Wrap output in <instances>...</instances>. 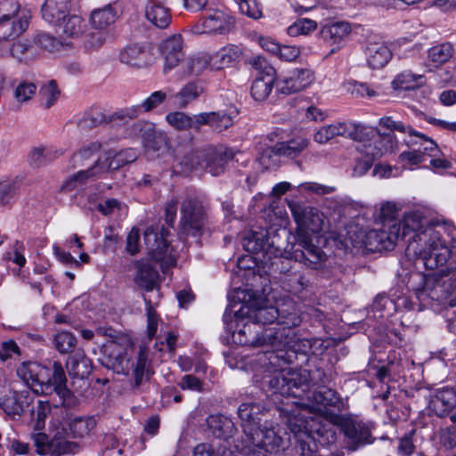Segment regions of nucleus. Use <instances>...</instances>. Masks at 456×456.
Returning <instances> with one entry per match:
<instances>
[{"label":"nucleus","mask_w":456,"mask_h":456,"mask_svg":"<svg viewBox=\"0 0 456 456\" xmlns=\"http://www.w3.org/2000/svg\"><path fill=\"white\" fill-rule=\"evenodd\" d=\"M239 312L235 314L237 330L232 332L235 343L248 346H272L274 349L262 354L259 362L266 369L262 379L263 387H267L273 394L282 396L304 398L309 393L310 379L306 370H292L285 367L297 358L292 343L294 331L292 328L301 322L295 313L283 316L285 328H265L252 321L244 322Z\"/></svg>","instance_id":"obj_1"},{"label":"nucleus","mask_w":456,"mask_h":456,"mask_svg":"<svg viewBox=\"0 0 456 456\" xmlns=\"http://www.w3.org/2000/svg\"><path fill=\"white\" fill-rule=\"evenodd\" d=\"M242 435L234 441L235 448L246 456H269L276 453L283 440L269 419V410L254 401L242 403L238 408Z\"/></svg>","instance_id":"obj_2"},{"label":"nucleus","mask_w":456,"mask_h":456,"mask_svg":"<svg viewBox=\"0 0 456 456\" xmlns=\"http://www.w3.org/2000/svg\"><path fill=\"white\" fill-rule=\"evenodd\" d=\"M289 208L297 224L296 244L292 247L291 257L305 266L317 269L325 260V254L313 244V233L322 229L323 215L317 208L297 201H289Z\"/></svg>","instance_id":"obj_3"},{"label":"nucleus","mask_w":456,"mask_h":456,"mask_svg":"<svg viewBox=\"0 0 456 456\" xmlns=\"http://www.w3.org/2000/svg\"><path fill=\"white\" fill-rule=\"evenodd\" d=\"M417 242H412L409 250L422 257L426 269L434 270L448 261L452 251L456 252V227L444 222L442 225L429 228L419 235Z\"/></svg>","instance_id":"obj_4"},{"label":"nucleus","mask_w":456,"mask_h":456,"mask_svg":"<svg viewBox=\"0 0 456 456\" xmlns=\"http://www.w3.org/2000/svg\"><path fill=\"white\" fill-rule=\"evenodd\" d=\"M101 353L102 365L117 374L127 376L131 372L134 387H139L144 379H150L151 364L144 347H140L135 360L132 361L124 345L110 339L102 345Z\"/></svg>","instance_id":"obj_5"},{"label":"nucleus","mask_w":456,"mask_h":456,"mask_svg":"<svg viewBox=\"0 0 456 456\" xmlns=\"http://www.w3.org/2000/svg\"><path fill=\"white\" fill-rule=\"evenodd\" d=\"M17 374L37 394L55 393L63 401L71 395L65 371L59 362H54L52 368L37 362H24L18 368Z\"/></svg>","instance_id":"obj_6"},{"label":"nucleus","mask_w":456,"mask_h":456,"mask_svg":"<svg viewBox=\"0 0 456 456\" xmlns=\"http://www.w3.org/2000/svg\"><path fill=\"white\" fill-rule=\"evenodd\" d=\"M67 413L62 410H55L52 419L49 422V434L38 433L34 436V443L37 453L45 456H61L65 454H75L79 452L80 445L77 442L69 441L68 429H65V418Z\"/></svg>","instance_id":"obj_7"},{"label":"nucleus","mask_w":456,"mask_h":456,"mask_svg":"<svg viewBox=\"0 0 456 456\" xmlns=\"http://www.w3.org/2000/svg\"><path fill=\"white\" fill-rule=\"evenodd\" d=\"M289 426L296 436H304L297 439V449L302 456H314V450L311 447V441L320 444H331L336 441V432L333 427L319 421L317 418L301 420L297 424L296 419H289Z\"/></svg>","instance_id":"obj_8"},{"label":"nucleus","mask_w":456,"mask_h":456,"mask_svg":"<svg viewBox=\"0 0 456 456\" xmlns=\"http://www.w3.org/2000/svg\"><path fill=\"white\" fill-rule=\"evenodd\" d=\"M31 15L16 0L0 1V39L5 43L22 35L28 28Z\"/></svg>","instance_id":"obj_9"},{"label":"nucleus","mask_w":456,"mask_h":456,"mask_svg":"<svg viewBox=\"0 0 456 456\" xmlns=\"http://www.w3.org/2000/svg\"><path fill=\"white\" fill-rule=\"evenodd\" d=\"M396 224L401 226L400 238L404 239L409 236L406 255L409 256H414L417 260H419L422 263V257L419 255L414 254L409 250L410 246L412 242H417V240H419V235L420 233L426 232L429 228L436 229L438 225H442L443 223L431 220L423 210L414 209L406 212L403 215V220H400Z\"/></svg>","instance_id":"obj_10"},{"label":"nucleus","mask_w":456,"mask_h":456,"mask_svg":"<svg viewBox=\"0 0 456 456\" xmlns=\"http://www.w3.org/2000/svg\"><path fill=\"white\" fill-rule=\"evenodd\" d=\"M208 224L202 202L191 195L186 196L181 205L180 228L186 236H200Z\"/></svg>","instance_id":"obj_11"},{"label":"nucleus","mask_w":456,"mask_h":456,"mask_svg":"<svg viewBox=\"0 0 456 456\" xmlns=\"http://www.w3.org/2000/svg\"><path fill=\"white\" fill-rule=\"evenodd\" d=\"M307 398L312 403L310 406L313 410L318 411L331 424L339 419L341 411L346 408L339 395L327 387H319L311 396L307 395Z\"/></svg>","instance_id":"obj_12"},{"label":"nucleus","mask_w":456,"mask_h":456,"mask_svg":"<svg viewBox=\"0 0 456 456\" xmlns=\"http://www.w3.org/2000/svg\"><path fill=\"white\" fill-rule=\"evenodd\" d=\"M241 315H246L249 321L256 323L257 325L273 324L278 321L273 328H285L287 325L283 323V316L290 313H295L293 305L291 310L281 309L277 306L262 305L257 302L251 303L248 306L242 305L238 311Z\"/></svg>","instance_id":"obj_13"},{"label":"nucleus","mask_w":456,"mask_h":456,"mask_svg":"<svg viewBox=\"0 0 456 456\" xmlns=\"http://www.w3.org/2000/svg\"><path fill=\"white\" fill-rule=\"evenodd\" d=\"M251 65L256 71L250 88L251 96L257 102H263L268 98L273 90L275 69L260 56L254 57Z\"/></svg>","instance_id":"obj_14"},{"label":"nucleus","mask_w":456,"mask_h":456,"mask_svg":"<svg viewBox=\"0 0 456 456\" xmlns=\"http://www.w3.org/2000/svg\"><path fill=\"white\" fill-rule=\"evenodd\" d=\"M168 232L163 226L151 225L143 233L144 242L151 256L158 262L173 265L175 259L168 253V244L166 240Z\"/></svg>","instance_id":"obj_15"},{"label":"nucleus","mask_w":456,"mask_h":456,"mask_svg":"<svg viewBox=\"0 0 456 456\" xmlns=\"http://www.w3.org/2000/svg\"><path fill=\"white\" fill-rule=\"evenodd\" d=\"M401 226L396 224L393 225H382L380 229H370L364 232L362 244L370 251H382L394 248L400 239Z\"/></svg>","instance_id":"obj_16"},{"label":"nucleus","mask_w":456,"mask_h":456,"mask_svg":"<svg viewBox=\"0 0 456 456\" xmlns=\"http://www.w3.org/2000/svg\"><path fill=\"white\" fill-rule=\"evenodd\" d=\"M370 133L371 136L364 139V135H368V133L363 130L362 141L359 142V145L356 147L363 157L373 161L375 159L381 157L384 152L394 151L396 142L390 134H381L373 131Z\"/></svg>","instance_id":"obj_17"},{"label":"nucleus","mask_w":456,"mask_h":456,"mask_svg":"<svg viewBox=\"0 0 456 456\" xmlns=\"http://www.w3.org/2000/svg\"><path fill=\"white\" fill-rule=\"evenodd\" d=\"M233 19L220 10H213L199 20L193 26L194 34L219 33L224 34L229 32L233 27Z\"/></svg>","instance_id":"obj_18"},{"label":"nucleus","mask_w":456,"mask_h":456,"mask_svg":"<svg viewBox=\"0 0 456 456\" xmlns=\"http://www.w3.org/2000/svg\"><path fill=\"white\" fill-rule=\"evenodd\" d=\"M333 425L341 428L345 436L351 440L353 450H355L359 445L372 443L370 429L362 420L341 415Z\"/></svg>","instance_id":"obj_19"},{"label":"nucleus","mask_w":456,"mask_h":456,"mask_svg":"<svg viewBox=\"0 0 456 456\" xmlns=\"http://www.w3.org/2000/svg\"><path fill=\"white\" fill-rule=\"evenodd\" d=\"M379 125L390 131H397L403 134L408 133L410 135L419 137L422 141L419 149H420L423 157L425 155L436 157L441 152L433 139L415 131L411 126L405 125L402 121L394 120L391 117H385L379 119Z\"/></svg>","instance_id":"obj_20"},{"label":"nucleus","mask_w":456,"mask_h":456,"mask_svg":"<svg viewBox=\"0 0 456 456\" xmlns=\"http://www.w3.org/2000/svg\"><path fill=\"white\" fill-rule=\"evenodd\" d=\"M118 58L126 65L143 69L151 64L153 54L151 49L147 45L131 44L120 51Z\"/></svg>","instance_id":"obj_21"},{"label":"nucleus","mask_w":456,"mask_h":456,"mask_svg":"<svg viewBox=\"0 0 456 456\" xmlns=\"http://www.w3.org/2000/svg\"><path fill=\"white\" fill-rule=\"evenodd\" d=\"M207 151L208 156L206 157L204 167L208 172L215 176L223 174L226 164L236 155V151L233 149L223 145L207 147Z\"/></svg>","instance_id":"obj_22"},{"label":"nucleus","mask_w":456,"mask_h":456,"mask_svg":"<svg viewBox=\"0 0 456 456\" xmlns=\"http://www.w3.org/2000/svg\"><path fill=\"white\" fill-rule=\"evenodd\" d=\"M314 80V75L308 69H296L289 72V76L281 80L278 90L281 94H294L309 86Z\"/></svg>","instance_id":"obj_23"},{"label":"nucleus","mask_w":456,"mask_h":456,"mask_svg":"<svg viewBox=\"0 0 456 456\" xmlns=\"http://www.w3.org/2000/svg\"><path fill=\"white\" fill-rule=\"evenodd\" d=\"M208 156L207 148L196 150L191 146L177 147L174 151L175 161L182 172H191L205 164Z\"/></svg>","instance_id":"obj_24"},{"label":"nucleus","mask_w":456,"mask_h":456,"mask_svg":"<svg viewBox=\"0 0 456 456\" xmlns=\"http://www.w3.org/2000/svg\"><path fill=\"white\" fill-rule=\"evenodd\" d=\"M183 49V39L180 35H174L160 44L159 50L165 60L164 72L176 67L183 59L184 53Z\"/></svg>","instance_id":"obj_25"},{"label":"nucleus","mask_w":456,"mask_h":456,"mask_svg":"<svg viewBox=\"0 0 456 456\" xmlns=\"http://www.w3.org/2000/svg\"><path fill=\"white\" fill-rule=\"evenodd\" d=\"M431 407L434 412L440 417L448 415L451 421L456 423V390L453 388H443L433 397Z\"/></svg>","instance_id":"obj_26"},{"label":"nucleus","mask_w":456,"mask_h":456,"mask_svg":"<svg viewBox=\"0 0 456 456\" xmlns=\"http://www.w3.org/2000/svg\"><path fill=\"white\" fill-rule=\"evenodd\" d=\"M364 55L370 68L381 69L391 60L392 51L383 41L369 40L364 47Z\"/></svg>","instance_id":"obj_27"},{"label":"nucleus","mask_w":456,"mask_h":456,"mask_svg":"<svg viewBox=\"0 0 456 456\" xmlns=\"http://www.w3.org/2000/svg\"><path fill=\"white\" fill-rule=\"evenodd\" d=\"M55 410L65 411L67 416L65 418V429H68L69 436L72 438H82L87 436L95 427V419L91 417H75L72 418L71 413L66 407L56 408Z\"/></svg>","instance_id":"obj_28"},{"label":"nucleus","mask_w":456,"mask_h":456,"mask_svg":"<svg viewBox=\"0 0 456 456\" xmlns=\"http://www.w3.org/2000/svg\"><path fill=\"white\" fill-rule=\"evenodd\" d=\"M134 266V281L139 288L151 291L159 286V273L148 261H136Z\"/></svg>","instance_id":"obj_29"},{"label":"nucleus","mask_w":456,"mask_h":456,"mask_svg":"<svg viewBox=\"0 0 456 456\" xmlns=\"http://www.w3.org/2000/svg\"><path fill=\"white\" fill-rule=\"evenodd\" d=\"M71 0H45L42 6L43 19L53 25L60 23L70 10Z\"/></svg>","instance_id":"obj_30"},{"label":"nucleus","mask_w":456,"mask_h":456,"mask_svg":"<svg viewBox=\"0 0 456 456\" xmlns=\"http://www.w3.org/2000/svg\"><path fill=\"white\" fill-rule=\"evenodd\" d=\"M66 368L70 377L85 379L92 371V362L85 352L79 349L68 358Z\"/></svg>","instance_id":"obj_31"},{"label":"nucleus","mask_w":456,"mask_h":456,"mask_svg":"<svg viewBox=\"0 0 456 456\" xmlns=\"http://www.w3.org/2000/svg\"><path fill=\"white\" fill-rule=\"evenodd\" d=\"M207 424L214 436L224 440L232 437L237 430L233 421L221 414L210 415L207 419Z\"/></svg>","instance_id":"obj_32"},{"label":"nucleus","mask_w":456,"mask_h":456,"mask_svg":"<svg viewBox=\"0 0 456 456\" xmlns=\"http://www.w3.org/2000/svg\"><path fill=\"white\" fill-rule=\"evenodd\" d=\"M200 130L203 126H210L214 131L221 133L233 124L232 118L224 111H211L199 113Z\"/></svg>","instance_id":"obj_33"},{"label":"nucleus","mask_w":456,"mask_h":456,"mask_svg":"<svg viewBox=\"0 0 456 456\" xmlns=\"http://www.w3.org/2000/svg\"><path fill=\"white\" fill-rule=\"evenodd\" d=\"M56 26L61 35L69 38H78L87 27L86 20L77 14H67Z\"/></svg>","instance_id":"obj_34"},{"label":"nucleus","mask_w":456,"mask_h":456,"mask_svg":"<svg viewBox=\"0 0 456 456\" xmlns=\"http://www.w3.org/2000/svg\"><path fill=\"white\" fill-rule=\"evenodd\" d=\"M211 54L206 52L199 53L189 57L183 65L184 76H199L207 69H212Z\"/></svg>","instance_id":"obj_35"},{"label":"nucleus","mask_w":456,"mask_h":456,"mask_svg":"<svg viewBox=\"0 0 456 456\" xmlns=\"http://www.w3.org/2000/svg\"><path fill=\"white\" fill-rule=\"evenodd\" d=\"M241 55V50L234 45L224 46L216 53L211 54L212 69H222L238 61Z\"/></svg>","instance_id":"obj_36"},{"label":"nucleus","mask_w":456,"mask_h":456,"mask_svg":"<svg viewBox=\"0 0 456 456\" xmlns=\"http://www.w3.org/2000/svg\"><path fill=\"white\" fill-rule=\"evenodd\" d=\"M140 115V107L133 105L107 114L108 125L112 127H124V132L127 126H131V121Z\"/></svg>","instance_id":"obj_37"},{"label":"nucleus","mask_w":456,"mask_h":456,"mask_svg":"<svg viewBox=\"0 0 456 456\" xmlns=\"http://www.w3.org/2000/svg\"><path fill=\"white\" fill-rule=\"evenodd\" d=\"M167 123L178 131L193 129L200 131L199 114L189 115L182 111L170 112L166 116Z\"/></svg>","instance_id":"obj_38"},{"label":"nucleus","mask_w":456,"mask_h":456,"mask_svg":"<svg viewBox=\"0 0 456 456\" xmlns=\"http://www.w3.org/2000/svg\"><path fill=\"white\" fill-rule=\"evenodd\" d=\"M281 288L287 292L300 297L309 287V281L298 271L280 278Z\"/></svg>","instance_id":"obj_39"},{"label":"nucleus","mask_w":456,"mask_h":456,"mask_svg":"<svg viewBox=\"0 0 456 456\" xmlns=\"http://www.w3.org/2000/svg\"><path fill=\"white\" fill-rule=\"evenodd\" d=\"M147 19L159 28L168 26L171 20L169 10L157 2H150L145 9Z\"/></svg>","instance_id":"obj_40"},{"label":"nucleus","mask_w":456,"mask_h":456,"mask_svg":"<svg viewBox=\"0 0 456 456\" xmlns=\"http://www.w3.org/2000/svg\"><path fill=\"white\" fill-rule=\"evenodd\" d=\"M158 131L155 124L146 120H139L127 126L121 137H141L144 143Z\"/></svg>","instance_id":"obj_41"},{"label":"nucleus","mask_w":456,"mask_h":456,"mask_svg":"<svg viewBox=\"0 0 456 456\" xmlns=\"http://www.w3.org/2000/svg\"><path fill=\"white\" fill-rule=\"evenodd\" d=\"M116 19L117 12L110 4L94 10L90 16L93 27L99 30L114 23Z\"/></svg>","instance_id":"obj_42"},{"label":"nucleus","mask_w":456,"mask_h":456,"mask_svg":"<svg viewBox=\"0 0 456 456\" xmlns=\"http://www.w3.org/2000/svg\"><path fill=\"white\" fill-rule=\"evenodd\" d=\"M428 296L436 301H442L452 292L451 286V279H444V277L437 278L434 281L433 285L430 287V281H427L425 289Z\"/></svg>","instance_id":"obj_43"},{"label":"nucleus","mask_w":456,"mask_h":456,"mask_svg":"<svg viewBox=\"0 0 456 456\" xmlns=\"http://www.w3.org/2000/svg\"><path fill=\"white\" fill-rule=\"evenodd\" d=\"M193 456H238L221 443H201L194 447Z\"/></svg>","instance_id":"obj_44"},{"label":"nucleus","mask_w":456,"mask_h":456,"mask_svg":"<svg viewBox=\"0 0 456 456\" xmlns=\"http://www.w3.org/2000/svg\"><path fill=\"white\" fill-rule=\"evenodd\" d=\"M267 139L264 138L256 144L257 160L264 168H271L276 165V157H279L276 144L269 145Z\"/></svg>","instance_id":"obj_45"},{"label":"nucleus","mask_w":456,"mask_h":456,"mask_svg":"<svg viewBox=\"0 0 456 456\" xmlns=\"http://www.w3.org/2000/svg\"><path fill=\"white\" fill-rule=\"evenodd\" d=\"M203 92L204 89L200 84L189 82L175 94V99L181 108H185L189 103L197 100Z\"/></svg>","instance_id":"obj_46"},{"label":"nucleus","mask_w":456,"mask_h":456,"mask_svg":"<svg viewBox=\"0 0 456 456\" xmlns=\"http://www.w3.org/2000/svg\"><path fill=\"white\" fill-rule=\"evenodd\" d=\"M105 143L101 141L91 142L83 147L73 155L72 164L75 168L82 167L86 165V161L92 159L104 147Z\"/></svg>","instance_id":"obj_47"},{"label":"nucleus","mask_w":456,"mask_h":456,"mask_svg":"<svg viewBox=\"0 0 456 456\" xmlns=\"http://www.w3.org/2000/svg\"><path fill=\"white\" fill-rule=\"evenodd\" d=\"M309 144V140L306 138H296L289 142H282L276 143V150L278 155L285 156L288 158L297 157L303 150Z\"/></svg>","instance_id":"obj_48"},{"label":"nucleus","mask_w":456,"mask_h":456,"mask_svg":"<svg viewBox=\"0 0 456 456\" xmlns=\"http://www.w3.org/2000/svg\"><path fill=\"white\" fill-rule=\"evenodd\" d=\"M56 408L59 407L55 406L53 409L49 402H44L41 400L37 402V406L33 407L31 411V417L32 421L34 422L35 430L40 431L45 428L46 417L51 415L52 418Z\"/></svg>","instance_id":"obj_49"},{"label":"nucleus","mask_w":456,"mask_h":456,"mask_svg":"<svg viewBox=\"0 0 456 456\" xmlns=\"http://www.w3.org/2000/svg\"><path fill=\"white\" fill-rule=\"evenodd\" d=\"M268 245L267 232L265 231L253 232L243 240L245 250L253 254L266 252Z\"/></svg>","instance_id":"obj_50"},{"label":"nucleus","mask_w":456,"mask_h":456,"mask_svg":"<svg viewBox=\"0 0 456 456\" xmlns=\"http://www.w3.org/2000/svg\"><path fill=\"white\" fill-rule=\"evenodd\" d=\"M453 54V46L450 43L435 45L428 50V60L434 66H440L450 60Z\"/></svg>","instance_id":"obj_51"},{"label":"nucleus","mask_w":456,"mask_h":456,"mask_svg":"<svg viewBox=\"0 0 456 456\" xmlns=\"http://www.w3.org/2000/svg\"><path fill=\"white\" fill-rule=\"evenodd\" d=\"M102 125H108L107 114L99 109H93L85 113L78 122V126L84 130L92 129Z\"/></svg>","instance_id":"obj_52"},{"label":"nucleus","mask_w":456,"mask_h":456,"mask_svg":"<svg viewBox=\"0 0 456 456\" xmlns=\"http://www.w3.org/2000/svg\"><path fill=\"white\" fill-rule=\"evenodd\" d=\"M422 75H415L409 70L398 74L392 81V86L395 90H411L419 86V80H422Z\"/></svg>","instance_id":"obj_53"},{"label":"nucleus","mask_w":456,"mask_h":456,"mask_svg":"<svg viewBox=\"0 0 456 456\" xmlns=\"http://www.w3.org/2000/svg\"><path fill=\"white\" fill-rule=\"evenodd\" d=\"M53 344L61 354H68L75 348L77 338L71 332L59 331L53 337Z\"/></svg>","instance_id":"obj_54"},{"label":"nucleus","mask_w":456,"mask_h":456,"mask_svg":"<svg viewBox=\"0 0 456 456\" xmlns=\"http://www.w3.org/2000/svg\"><path fill=\"white\" fill-rule=\"evenodd\" d=\"M39 94L42 97L43 104L45 109L51 108L60 96V90L54 80H50L40 88Z\"/></svg>","instance_id":"obj_55"},{"label":"nucleus","mask_w":456,"mask_h":456,"mask_svg":"<svg viewBox=\"0 0 456 456\" xmlns=\"http://www.w3.org/2000/svg\"><path fill=\"white\" fill-rule=\"evenodd\" d=\"M8 50H10L12 56L20 62H28L35 57L34 46L28 43H15Z\"/></svg>","instance_id":"obj_56"},{"label":"nucleus","mask_w":456,"mask_h":456,"mask_svg":"<svg viewBox=\"0 0 456 456\" xmlns=\"http://www.w3.org/2000/svg\"><path fill=\"white\" fill-rule=\"evenodd\" d=\"M35 44L48 52H57L63 48L64 45H68V44L63 43L61 39L46 33L37 35L35 38Z\"/></svg>","instance_id":"obj_57"},{"label":"nucleus","mask_w":456,"mask_h":456,"mask_svg":"<svg viewBox=\"0 0 456 456\" xmlns=\"http://www.w3.org/2000/svg\"><path fill=\"white\" fill-rule=\"evenodd\" d=\"M336 125L338 136L350 138L358 142L362 141V134L364 130L363 127L350 122H338Z\"/></svg>","instance_id":"obj_58"},{"label":"nucleus","mask_w":456,"mask_h":456,"mask_svg":"<svg viewBox=\"0 0 456 456\" xmlns=\"http://www.w3.org/2000/svg\"><path fill=\"white\" fill-rule=\"evenodd\" d=\"M317 28L316 21L310 19H298L288 28V34L291 37L308 35Z\"/></svg>","instance_id":"obj_59"},{"label":"nucleus","mask_w":456,"mask_h":456,"mask_svg":"<svg viewBox=\"0 0 456 456\" xmlns=\"http://www.w3.org/2000/svg\"><path fill=\"white\" fill-rule=\"evenodd\" d=\"M351 29L348 23L336 22L322 29V33L325 38H330L338 42L350 33Z\"/></svg>","instance_id":"obj_60"},{"label":"nucleus","mask_w":456,"mask_h":456,"mask_svg":"<svg viewBox=\"0 0 456 456\" xmlns=\"http://www.w3.org/2000/svg\"><path fill=\"white\" fill-rule=\"evenodd\" d=\"M344 87L346 92L350 93L352 95L356 97L368 96L369 98L376 96L378 94L372 88H370L368 85L363 83H359L354 80H348L344 83Z\"/></svg>","instance_id":"obj_61"},{"label":"nucleus","mask_w":456,"mask_h":456,"mask_svg":"<svg viewBox=\"0 0 456 456\" xmlns=\"http://www.w3.org/2000/svg\"><path fill=\"white\" fill-rule=\"evenodd\" d=\"M4 397H0V407L9 416L20 415V408L17 404L15 392L11 389H5Z\"/></svg>","instance_id":"obj_62"},{"label":"nucleus","mask_w":456,"mask_h":456,"mask_svg":"<svg viewBox=\"0 0 456 456\" xmlns=\"http://www.w3.org/2000/svg\"><path fill=\"white\" fill-rule=\"evenodd\" d=\"M37 86L34 83L23 81L14 90V98L19 102L29 101L36 94Z\"/></svg>","instance_id":"obj_63"},{"label":"nucleus","mask_w":456,"mask_h":456,"mask_svg":"<svg viewBox=\"0 0 456 456\" xmlns=\"http://www.w3.org/2000/svg\"><path fill=\"white\" fill-rule=\"evenodd\" d=\"M143 145L149 150L159 151L168 148L169 140L166 133L159 130Z\"/></svg>","instance_id":"obj_64"}]
</instances>
